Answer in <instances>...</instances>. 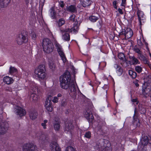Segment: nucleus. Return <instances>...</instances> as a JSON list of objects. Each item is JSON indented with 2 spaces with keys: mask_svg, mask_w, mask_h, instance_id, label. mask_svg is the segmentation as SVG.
<instances>
[{
  "mask_svg": "<svg viewBox=\"0 0 151 151\" xmlns=\"http://www.w3.org/2000/svg\"><path fill=\"white\" fill-rule=\"evenodd\" d=\"M42 46L43 51L47 53L52 52L54 45L51 40L48 38H45L42 42Z\"/></svg>",
  "mask_w": 151,
  "mask_h": 151,
  "instance_id": "nucleus-2",
  "label": "nucleus"
},
{
  "mask_svg": "<svg viewBox=\"0 0 151 151\" xmlns=\"http://www.w3.org/2000/svg\"><path fill=\"white\" fill-rule=\"evenodd\" d=\"M112 149L111 147L110 143L109 141V143H107V144L104 147V148L102 149L101 151H111Z\"/></svg>",
  "mask_w": 151,
  "mask_h": 151,
  "instance_id": "nucleus-27",
  "label": "nucleus"
},
{
  "mask_svg": "<svg viewBox=\"0 0 151 151\" xmlns=\"http://www.w3.org/2000/svg\"><path fill=\"white\" fill-rule=\"evenodd\" d=\"M145 44H146V45H148L147 43H145Z\"/></svg>",
  "mask_w": 151,
  "mask_h": 151,
  "instance_id": "nucleus-63",
  "label": "nucleus"
},
{
  "mask_svg": "<svg viewBox=\"0 0 151 151\" xmlns=\"http://www.w3.org/2000/svg\"><path fill=\"white\" fill-rule=\"evenodd\" d=\"M54 128L57 131H59L60 128V122L59 121H55L54 123Z\"/></svg>",
  "mask_w": 151,
  "mask_h": 151,
  "instance_id": "nucleus-30",
  "label": "nucleus"
},
{
  "mask_svg": "<svg viewBox=\"0 0 151 151\" xmlns=\"http://www.w3.org/2000/svg\"><path fill=\"white\" fill-rule=\"evenodd\" d=\"M30 36L31 37L33 40H35L36 35L35 33L34 32H31V33H30Z\"/></svg>",
  "mask_w": 151,
  "mask_h": 151,
  "instance_id": "nucleus-44",
  "label": "nucleus"
},
{
  "mask_svg": "<svg viewBox=\"0 0 151 151\" xmlns=\"http://www.w3.org/2000/svg\"><path fill=\"white\" fill-rule=\"evenodd\" d=\"M22 149L23 151H38L36 145L30 143L24 144L22 146Z\"/></svg>",
  "mask_w": 151,
  "mask_h": 151,
  "instance_id": "nucleus-5",
  "label": "nucleus"
},
{
  "mask_svg": "<svg viewBox=\"0 0 151 151\" xmlns=\"http://www.w3.org/2000/svg\"><path fill=\"white\" fill-rule=\"evenodd\" d=\"M107 143H109L108 140L101 139L97 141L96 145L94 147L96 150L101 151Z\"/></svg>",
  "mask_w": 151,
  "mask_h": 151,
  "instance_id": "nucleus-8",
  "label": "nucleus"
},
{
  "mask_svg": "<svg viewBox=\"0 0 151 151\" xmlns=\"http://www.w3.org/2000/svg\"><path fill=\"white\" fill-rule=\"evenodd\" d=\"M9 128L8 123L6 122H0V135H4L6 133Z\"/></svg>",
  "mask_w": 151,
  "mask_h": 151,
  "instance_id": "nucleus-6",
  "label": "nucleus"
},
{
  "mask_svg": "<svg viewBox=\"0 0 151 151\" xmlns=\"http://www.w3.org/2000/svg\"><path fill=\"white\" fill-rule=\"evenodd\" d=\"M148 143L151 144V137H150L149 139Z\"/></svg>",
  "mask_w": 151,
  "mask_h": 151,
  "instance_id": "nucleus-59",
  "label": "nucleus"
},
{
  "mask_svg": "<svg viewBox=\"0 0 151 151\" xmlns=\"http://www.w3.org/2000/svg\"><path fill=\"white\" fill-rule=\"evenodd\" d=\"M118 11L119 13L120 14H123V12H122V9H121L120 8H119L118 9Z\"/></svg>",
  "mask_w": 151,
  "mask_h": 151,
  "instance_id": "nucleus-54",
  "label": "nucleus"
},
{
  "mask_svg": "<svg viewBox=\"0 0 151 151\" xmlns=\"http://www.w3.org/2000/svg\"><path fill=\"white\" fill-rule=\"evenodd\" d=\"M4 82L7 84H10L13 83V80L11 78L6 76L3 78Z\"/></svg>",
  "mask_w": 151,
  "mask_h": 151,
  "instance_id": "nucleus-26",
  "label": "nucleus"
},
{
  "mask_svg": "<svg viewBox=\"0 0 151 151\" xmlns=\"http://www.w3.org/2000/svg\"><path fill=\"white\" fill-rule=\"evenodd\" d=\"M138 116L136 114V109L134 110V114L133 116V124L137 127H139L140 125L139 120L137 118Z\"/></svg>",
  "mask_w": 151,
  "mask_h": 151,
  "instance_id": "nucleus-16",
  "label": "nucleus"
},
{
  "mask_svg": "<svg viewBox=\"0 0 151 151\" xmlns=\"http://www.w3.org/2000/svg\"><path fill=\"white\" fill-rule=\"evenodd\" d=\"M139 111L142 114H145L146 112L145 108L142 105L139 106Z\"/></svg>",
  "mask_w": 151,
  "mask_h": 151,
  "instance_id": "nucleus-35",
  "label": "nucleus"
},
{
  "mask_svg": "<svg viewBox=\"0 0 151 151\" xmlns=\"http://www.w3.org/2000/svg\"><path fill=\"white\" fill-rule=\"evenodd\" d=\"M113 6L115 9H117V7L116 6V5H114Z\"/></svg>",
  "mask_w": 151,
  "mask_h": 151,
  "instance_id": "nucleus-61",
  "label": "nucleus"
},
{
  "mask_svg": "<svg viewBox=\"0 0 151 151\" xmlns=\"http://www.w3.org/2000/svg\"><path fill=\"white\" fill-rule=\"evenodd\" d=\"M48 64L50 69L52 70H54L56 66L54 61L52 60H49L48 61Z\"/></svg>",
  "mask_w": 151,
  "mask_h": 151,
  "instance_id": "nucleus-28",
  "label": "nucleus"
},
{
  "mask_svg": "<svg viewBox=\"0 0 151 151\" xmlns=\"http://www.w3.org/2000/svg\"><path fill=\"white\" fill-rule=\"evenodd\" d=\"M135 70L138 73H140L142 72V68L140 66H137L135 67Z\"/></svg>",
  "mask_w": 151,
  "mask_h": 151,
  "instance_id": "nucleus-42",
  "label": "nucleus"
},
{
  "mask_svg": "<svg viewBox=\"0 0 151 151\" xmlns=\"http://www.w3.org/2000/svg\"><path fill=\"white\" fill-rule=\"evenodd\" d=\"M91 133L90 132L88 131L85 133L84 134V137L90 139L91 137Z\"/></svg>",
  "mask_w": 151,
  "mask_h": 151,
  "instance_id": "nucleus-43",
  "label": "nucleus"
},
{
  "mask_svg": "<svg viewBox=\"0 0 151 151\" xmlns=\"http://www.w3.org/2000/svg\"><path fill=\"white\" fill-rule=\"evenodd\" d=\"M45 107L47 110L51 112L52 110V105H49V106H45Z\"/></svg>",
  "mask_w": 151,
  "mask_h": 151,
  "instance_id": "nucleus-47",
  "label": "nucleus"
},
{
  "mask_svg": "<svg viewBox=\"0 0 151 151\" xmlns=\"http://www.w3.org/2000/svg\"><path fill=\"white\" fill-rule=\"evenodd\" d=\"M126 5V0H122L121 6H125Z\"/></svg>",
  "mask_w": 151,
  "mask_h": 151,
  "instance_id": "nucleus-49",
  "label": "nucleus"
},
{
  "mask_svg": "<svg viewBox=\"0 0 151 151\" xmlns=\"http://www.w3.org/2000/svg\"><path fill=\"white\" fill-rule=\"evenodd\" d=\"M55 46L63 62H65L66 61V59L64 53L63 51L61 46L57 42L55 43Z\"/></svg>",
  "mask_w": 151,
  "mask_h": 151,
  "instance_id": "nucleus-11",
  "label": "nucleus"
},
{
  "mask_svg": "<svg viewBox=\"0 0 151 151\" xmlns=\"http://www.w3.org/2000/svg\"><path fill=\"white\" fill-rule=\"evenodd\" d=\"M124 35L125 39H127L132 36L133 33L131 29L129 28L126 29H122V32L120 33V35Z\"/></svg>",
  "mask_w": 151,
  "mask_h": 151,
  "instance_id": "nucleus-9",
  "label": "nucleus"
},
{
  "mask_svg": "<svg viewBox=\"0 0 151 151\" xmlns=\"http://www.w3.org/2000/svg\"><path fill=\"white\" fill-rule=\"evenodd\" d=\"M65 151H76V148L69 146L66 147Z\"/></svg>",
  "mask_w": 151,
  "mask_h": 151,
  "instance_id": "nucleus-41",
  "label": "nucleus"
},
{
  "mask_svg": "<svg viewBox=\"0 0 151 151\" xmlns=\"http://www.w3.org/2000/svg\"><path fill=\"white\" fill-rule=\"evenodd\" d=\"M16 41L18 45H21L23 43L27 42L28 40L26 36L22 34H21L18 35Z\"/></svg>",
  "mask_w": 151,
  "mask_h": 151,
  "instance_id": "nucleus-12",
  "label": "nucleus"
},
{
  "mask_svg": "<svg viewBox=\"0 0 151 151\" xmlns=\"http://www.w3.org/2000/svg\"><path fill=\"white\" fill-rule=\"evenodd\" d=\"M74 128L71 121H69L65 123V131L69 132L70 134L72 135V130Z\"/></svg>",
  "mask_w": 151,
  "mask_h": 151,
  "instance_id": "nucleus-13",
  "label": "nucleus"
},
{
  "mask_svg": "<svg viewBox=\"0 0 151 151\" xmlns=\"http://www.w3.org/2000/svg\"><path fill=\"white\" fill-rule=\"evenodd\" d=\"M78 30V26L77 24L74 25L71 29H70V32H77Z\"/></svg>",
  "mask_w": 151,
  "mask_h": 151,
  "instance_id": "nucleus-38",
  "label": "nucleus"
},
{
  "mask_svg": "<svg viewBox=\"0 0 151 151\" xmlns=\"http://www.w3.org/2000/svg\"><path fill=\"white\" fill-rule=\"evenodd\" d=\"M14 112L20 116H24L25 114L24 110L18 106H16L14 107Z\"/></svg>",
  "mask_w": 151,
  "mask_h": 151,
  "instance_id": "nucleus-14",
  "label": "nucleus"
},
{
  "mask_svg": "<svg viewBox=\"0 0 151 151\" xmlns=\"http://www.w3.org/2000/svg\"><path fill=\"white\" fill-rule=\"evenodd\" d=\"M81 5L83 7H86L90 6L92 1L91 0H81Z\"/></svg>",
  "mask_w": 151,
  "mask_h": 151,
  "instance_id": "nucleus-22",
  "label": "nucleus"
},
{
  "mask_svg": "<svg viewBox=\"0 0 151 151\" xmlns=\"http://www.w3.org/2000/svg\"><path fill=\"white\" fill-rule=\"evenodd\" d=\"M60 85L63 89L69 90L71 96L75 98L77 95L76 89L73 82L71 80V76L68 71H66L60 78Z\"/></svg>",
  "mask_w": 151,
  "mask_h": 151,
  "instance_id": "nucleus-1",
  "label": "nucleus"
},
{
  "mask_svg": "<svg viewBox=\"0 0 151 151\" xmlns=\"http://www.w3.org/2000/svg\"><path fill=\"white\" fill-rule=\"evenodd\" d=\"M52 101L54 103H57L58 101V98L56 96H55Z\"/></svg>",
  "mask_w": 151,
  "mask_h": 151,
  "instance_id": "nucleus-51",
  "label": "nucleus"
},
{
  "mask_svg": "<svg viewBox=\"0 0 151 151\" xmlns=\"http://www.w3.org/2000/svg\"><path fill=\"white\" fill-rule=\"evenodd\" d=\"M65 20L63 18H60L57 22V26L60 27L65 23Z\"/></svg>",
  "mask_w": 151,
  "mask_h": 151,
  "instance_id": "nucleus-31",
  "label": "nucleus"
},
{
  "mask_svg": "<svg viewBox=\"0 0 151 151\" xmlns=\"http://www.w3.org/2000/svg\"><path fill=\"white\" fill-rule=\"evenodd\" d=\"M138 56L141 60L142 61L145 63L147 64L148 66H150V64L148 63V62L147 58L142 54V53L139 55H138Z\"/></svg>",
  "mask_w": 151,
  "mask_h": 151,
  "instance_id": "nucleus-24",
  "label": "nucleus"
},
{
  "mask_svg": "<svg viewBox=\"0 0 151 151\" xmlns=\"http://www.w3.org/2000/svg\"><path fill=\"white\" fill-rule=\"evenodd\" d=\"M45 71L46 69L45 66L44 65H41L35 69V73L36 76H37L40 78L43 79L46 76Z\"/></svg>",
  "mask_w": 151,
  "mask_h": 151,
  "instance_id": "nucleus-3",
  "label": "nucleus"
},
{
  "mask_svg": "<svg viewBox=\"0 0 151 151\" xmlns=\"http://www.w3.org/2000/svg\"><path fill=\"white\" fill-rule=\"evenodd\" d=\"M137 43L139 47L142 46L143 45L142 41L140 40H139L137 41Z\"/></svg>",
  "mask_w": 151,
  "mask_h": 151,
  "instance_id": "nucleus-52",
  "label": "nucleus"
},
{
  "mask_svg": "<svg viewBox=\"0 0 151 151\" xmlns=\"http://www.w3.org/2000/svg\"><path fill=\"white\" fill-rule=\"evenodd\" d=\"M50 16L51 18L53 19H55L56 18L55 17L56 12L53 8H51L50 10Z\"/></svg>",
  "mask_w": 151,
  "mask_h": 151,
  "instance_id": "nucleus-39",
  "label": "nucleus"
},
{
  "mask_svg": "<svg viewBox=\"0 0 151 151\" xmlns=\"http://www.w3.org/2000/svg\"><path fill=\"white\" fill-rule=\"evenodd\" d=\"M47 120H45L43 122L41 123V125L43 127V128L44 129L46 128V123L47 122Z\"/></svg>",
  "mask_w": 151,
  "mask_h": 151,
  "instance_id": "nucleus-46",
  "label": "nucleus"
},
{
  "mask_svg": "<svg viewBox=\"0 0 151 151\" xmlns=\"http://www.w3.org/2000/svg\"><path fill=\"white\" fill-rule=\"evenodd\" d=\"M62 35V39L67 41H68L70 40V35L69 32H70V29L67 28L65 29H60Z\"/></svg>",
  "mask_w": 151,
  "mask_h": 151,
  "instance_id": "nucleus-10",
  "label": "nucleus"
},
{
  "mask_svg": "<svg viewBox=\"0 0 151 151\" xmlns=\"http://www.w3.org/2000/svg\"><path fill=\"white\" fill-rule=\"evenodd\" d=\"M151 82V78H149L147 86L146 87H143L142 94L144 97L146 98L149 96L151 91V87L149 85V83Z\"/></svg>",
  "mask_w": 151,
  "mask_h": 151,
  "instance_id": "nucleus-7",
  "label": "nucleus"
},
{
  "mask_svg": "<svg viewBox=\"0 0 151 151\" xmlns=\"http://www.w3.org/2000/svg\"><path fill=\"white\" fill-rule=\"evenodd\" d=\"M65 100H62L61 103V106H65L66 105V101Z\"/></svg>",
  "mask_w": 151,
  "mask_h": 151,
  "instance_id": "nucleus-48",
  "label": "nucleus"
},
{
  "mask_svg": "<svg viewBox=\"0 0 151 151\" xmlns=\"http://www.w3.org/2000/svg\"><path fill=\"white\" fill-rule=\"evenodd\" d=\"M29 115L31 119L34 120L37 118L38 113L35 110L31 109L29 111Z\"/></svg>",
  "mask_w": 151,
  "mask_h": 151,
  "instance_id": "nucleus-17",
  "label": "nucleus"
},
{
  "mask_svg": "<svg viewBox=\"0 0 151 151\" xmlns=\"http://www.w3.org/2000/svg\"><path fill=\"white\" fill-rule=\"evenodd\" d=\"M141 47H140L135 46L134 47V50L136 52L138 53V55H139L142 53V52L141 51Z\"/></svg>",
  "mask_w": 151,
  "mask_h": 151,
  "instance_id": "nucleus-37",
  "label": "nucleus"
},
{
  "mask_svg": "<svg viewBox=\"0 0 151 151\" xmlns=\"http://www.w3.org/2000/svg\"><path fill=\"white\" fill-rule=\"evenodd\" d=\"M76 17V16L75 14H72L69 17V20L72 22H74L75 21V18Z\"/></svg>",
  "mask_w": 151,
  "mask_h": 151,
  "instance_id": "nucleus-45",
  "label": "nucleus"
},
{
  "mask_svg": "<svg viewBox=\"0 0 151 151\" xmlns=\"http://www.w3.org/2000/svg\"><path fill=\"white\" fill-rule=\"evenodd\" d=\"M113 6L115 5H116V1H113Z\"/></svg>",
  "mask_w": 151,
  "mask_h": 151,
  "instance_id": "nucleus-57",
  "label": "nucleus"
},
{
  "mask_svg": "<svg viewBox=\"0 0 151 151\" xmlns=\"http://www.w3.org/2000/svg\"><path fill=\"white\" fill-rule=\"evenodd\" d=\"M27 5L28 6L30 1V0H24Z\"/></svg>",
  "mask_w": 151,
  "mask_h": 151,
  "instance_id": "nucleus-55",
  "label": "nucleus"
},
{
  "mask_svg": "<svg viewBox=\"0 0 151 151\" xmlns=\"http://www.w3.org/2000/svg\"><path fill=\"white\" fill-rule=\"evenodd\" d=\"M92 107V104H91L89 107H88L86 109V111L84 113V116L88 120L89 123L91 124H92L94 122V117L91 112Z\"/></svg>",
  "mask_w": 151,
  "mask_h": 151,
  "instance_id": "nucleus-4",
  "label": "nucleus"
},
{
  "mask_svg": "<svg viewBox=\"0 0 151 151\" xmlns=\"http://www.w3.org/2000/svg\"><path fill=\"white\" fill-rule=\"evenodd\" d=\"M35 91V93H36V91Z\"/></svg>",
  "mask_w": 151,
  "mask_h": 151,
  "instance_id": "nucleus-64",
  "label": "nucleus"
},
{
  "mask_svg": "<svg viewBox=\"0 0 151 151\" xmlns=\"http://www.w3.org/2000/svg\"><path fill=\"white\" fill-rule=\"evenodd\" d=\"M60 5V6L62 8H63L64 7V4L63 1H60L59 2Z\"/></svg>",
  "mask_w": 151,
  "mask_h": 151,
  "instance_id": "nucleus-53",
  "label": "nucleus"
},
{
  "mask_svg": "<svg viewBox=\"0 0 151 151\" xmlns=\"http://www.w3.org/2000/svg\"><path fill=\"white\" fill-rule=\"evenodd\" d=\"M129 74L131 77L133 78H135L137 75V73L134 71L131 70H129Z\"/></svg>",
  "mask_w": 151,
  "mask_h": 151,
  "instance_id": "nucleus-36",
  "label": "nucleus"
},
{
  "mask_svg": "<svg viewBox=\"0 0 151 151\" xmlns=\"http://www.w3.org/2000/svg\"><path fill=\"white\" fill-rule=\"evenodd\" d=\"M101 128V126H100V127H99V129H98V130L100 129Z\"/></svg>",
  "mask_w": 151,
  "mask_h": 151,
  "instance_id": "nucleus-62",
  "label": "nucleus"
},
{
  "mask_svg": "<svg viewBox=\"0 0 151 151\" xmlns=\"http://www.w3.org/2000/svg\"><path fill=\"white\" fill-rule=\"evenodd\" d=\"M66 10L67 11L72 13L77 12V9L76 6L75 5H71L67 7Z\"/></svg>",
  "mask_w": 151,
  "mask_h": 151,
  "instance_id": "nucleus-23",
  "label": "nucleus"
},
{
  "mask_svg": "<svg viewBox=\"0 0 151 151\" xmlns=\"http://www.w3.org/2000/svg\"><path fill=\"white\" fill-rule=\"evenodd\" d=\"M48 139L47 135L44 134H42L40 137V142L42 144H44L48 142Z\"/></svg>",
  "mask_w": 151,
  "mask_h": 151,
  "instance_id": "nucleus-20",
  "label": "nucleus"
},
{
  "mask_svg": "<svg viewBox=\"0 0 151 151\" xmlns=\"http://www.w3.org/2000/svg\"><path fill=\"white\" fill-rule=\"evenodd\" d=\"M115 68L116 69L117 72L119 75H121L123 73V70L121 67L117 64H115Z\"/></svg>",
  "mask_w": 151,
  "mask_h": 151,
  "instance_id": "nucleus-32",
  "label": "nucleus"
},
{
  "mask_svg": "<svg viewBox=\"0 0 151 151\" xmlns=\"http://www.w3.org/2000/svg\"><path fill=\"white\" fill-rule=\"evenodd\" d=\"M62 94H61V93H58V95H57V98L58 97H62Z\"/></svg>",
  "mask_w": 151,
  "mask_h": 151,
  "instance_id": "nucleus-58",
  "label": "nucleus"
},
{
  "mask_svg": "<svg viewBox=\"0 0 151 151\" xmlns=\"http://www.w3.org/2000/svg\"><path fill=\"white\" fill-rule=\"evenodd\" d=\"M132 101L133 102H136L137 101V99H133L132 100Z\"/></svg>",
  "mask_w": 151,
  "mask_h": 151,
  "instance_id": "nucleus-56",
  "label": "nucleus"
},
{
  "mask_svg": "<svg viewBox=\"0 0 151 151\" xmlns=\"http://www.w3.org/2000/svg\"><path fill=\"white\" fill-rule=\"evenodd\" d=\"M135 86L137 87H138L139 86V84L137 83H135Z\"/></svg>",
  "mask_w": 151,
  "mask_h": 151,
  "instance_id": "nucleus-60",
  "label": "nucleus"
},
{
  "mask_svg": "<svg viewBox=\"0 0 151 151\" xmlns=\"http://www.w3.org/2000/svg\"><path fill=\"white\" fill-rule=\"evenodd\" d=\"M129 57L130 60L132 64L133 65H135L140 63L139 61L132 54L129 55Z\"/></svg>",
  "mask_w": 151,
  "mask_h": 151,
  "instance_id": "nucleus-19",
  "label": "nucleus"
},
{
  "mask_svg": "<svg viewBox=\"0 0 151 151\" xmlns=\"http://www.w3.org/2000/svg\"><path fill=\"white\" fill-rule=\"evenodd\" d=\"M99 16L97 15V16L92 15L89 17V20L92 22H96L99 19Z\"/></svg>",
  "mask_w": 151,
  "mask_h": 151,
  "instance_id": "nucleus-34",
  "label": "nucleus"
},
{
  "mask_svg": "<svg viewBox=\"0 0 151 151\" xmlns=\"http://www.w3.org/2000/svg\"><path fill=\"white\" fill-rule=\"evenodd\" d=\"M52 96L51 95H49L47 98L45 103V106H49L52 105Z\"/></svg>",
  "mask_w": 151,
  "mask_h": 151,
  "instance_id": "nucleus-29",
  "label": "nucleus"
},
{
  "mask_svg": "<svg viewBox=\"0 0 151 151\" xmlns=\"http://www.w3.org/2000/svg\"><path fill=\"white\" fill-rule=\"evenodd\" d=\"M40 5L42 6H43L44 5L45 0H39Z\"/></svg>",
  "mask_w": 151,
  "mask_h": 151,
  "instance_id": "nucleus-50",
  "label": "nucleus"
},
{
  "mask_svg": "<svg viewBox=\"0 0 151 151\" xmlns=\"http://www.w3.org/2000/svg\"><path fill=\"white\" fill-rule=\"evenodd\" d=\"M149 139L147 137L144 136L140 139V144L143 146L147 145L148 143Z\"/></svg>",
  "mask_w": 151,
  "mask_h": 151,
  "instance_id": "nucleus-21",
  "label": "nucleus"
},
{
  "mask_svg": "<svg viewBox=\"0 0 151 151\" xmlns=\"http://www.w3.org/2000/svg\"><path fill=\"white\" fill-rule=\"evenodd\" d=\"M17 70L16 68L14 67L10 66L9 70L10 74H12L13 73H16L17 72Z\"/></svg>",
  "mask_w": 151,
  "mask_h": 151,
  "instance_id": "nucleus-40",
  "label": "nucleus"
},
{
  "mask_svg": "<svg viewBox=\"0 0 151 151\" xmlns=\"http://www.w3.org/2000/svg\"><path fill=\"white\" fill-rule=\"evenodd\" d=\"M50 147L52 151H61L60 148L55 142H52L50 145Z\"/></svg>",
  "mask_w": 151,
  "mask_h": 151,
  "instance_id": "nucleus-15",
  "label": "nucleus"
},
{
  "mask_svg": "<svg viewBox=\"0 0 151 151\" xmlns=\"http://www.w3.org/2000/svg\"><path fill=\"white\" fill-rule=\"evenodd\" d=\"M137 15L138 17V20L139 22L140 27H141L142 25L141 20H144L145 19L144 17V14L142 12L138 11L137 12Z\"/></svg>",
  "mask_w": 151,
  "mask_h": 151,
  "instance_id": "nucleus-18",
  "label": "nucleus"
},
{
  "mask_svg": "<svg viewBox=\"0 0 151 151\" xmlns=\"http://www.w3.org/2000/svg\"><path fill=\"white\" fill-rule=\"evenodd\" d=\"M10 0H0V8H4L9 3Z\"/></svg>",
  "mask_w": 151,
  "mask_h": 151,
  "instance_id": "nucleus-25",
  "label": "nucleus"
},
{
  "mask_svg": "<svg viewBox=\"0 0 151 151\" xmlns=\"http://www.w3.org/2000/svg\"><path fill=\"white\" fill-rule=\"evenodd\" d=\"M118 57L119 58L122 60L123 62H126L127 61L125 55L124 53H120L118 54Z\"/></svg>",
  "mask_w": 151,
  "mask_h": 151,
  "instance_id": "nucleus-33",
  "label": "nucleus"
}]
</instances>
